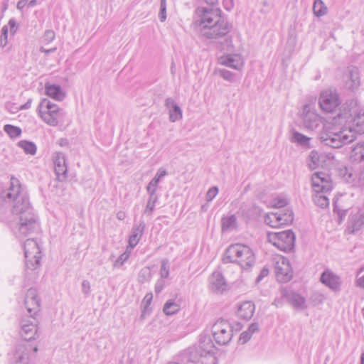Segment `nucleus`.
<instances>
[{
	"instance_id": "1a4fd4ad",
	"label": "nucleus",
	"mask_w": 364,
	"mask_h": 364,
	"mask_svg": "<svg viewBox=\"0 0 364 364\" xmlns=\"http://www.w3.org/2000/svg\"><path fill=\"white\" fill-rule=\"evenodd\" d=\"M269 240L280 250L288 252L295 246V235L292 230L272 232L268 235Z\"/></svg>"
},
{
	"instance_id": "72a5a7b5",
	"label": "nucleus",
	"mask_w": 364,
	"mask_h": 364,
	"mask_svg": "<svg viewBox=\"0 0 364 364\" xmlns=\"http://www.w3.org/2000/svg\"><path fill=\"white\" fill-rule=\"evenodd\" d=\"M352 232H355L364 227V214L354 215L352 217Z\"/></svg>"
},
{
	"instance_id": "20e7f679",
	"label": "nucleus",
	"mask_w": 364,
	"mask_h": 364,
	"mask_svg": "<svg viewBox=\"0 0 364 364\" xmlns=\"http://www.w3.org/2000/svg\"><path fill=\"white\" fill-rule=\"evenodd\" d=\"M223 263H236L242 269L252 267L255 262V257L251 248L247 245L236 243L230 245L223 255Z\"/></svg>"
},
{
	"instance_id": "13d9d810",
	"label": "nucleus",
	"mask_w": 364,
	"mask_h": 364,
	"mask_svg": "<svg viewBox=\"0 0 364 364\" xmlns=\"http://www.w3.org/2000/svg\"><path fill=\"white\" fill-rule=\"evenodd\" d=\"M209 343H213V341L210 338H208L207 341H204L201 342L200 346H198L199 348L203 349V355H206L205 349H208L210 348V344H209Z\"/></svg>"
},
{
	"instance_id": "774afa93",
	"label": "nucleus",
	"mask_w": 364,
	"mask_h": 364,
	"mask_svg": "<svg viewBox=\"0 0 364 364\" xmlns=\"http://www.w3.org/2000/svg\"><path fill=\"white\" fill-rule=\"evenodd\" d=\"M358 287L364 289V275L356 280Z\"/></svg>"
},
{
	"instance_id": "a878e982",
	"label": "nucleus",
	"mask_w": 364,
	"mask_h": 364,
	"mask_svg": "<svg viewBox=\"0 0 364 364\" xmlns=\"http://www.w3.org/2000/svg\"><path fill=\"white\" fill-rule=\"evenodd\" d=\"M145 228L146 225L143 220H140L137 225L133 227L129 238V245L132 247H134L138 244L143 235Z\"/></svg>"
},
{
	"instance_id": "2eb2a0df",
	"label": "nucleus",
	"mask_w": 364,
	"mask_h": 364,
	"mask_svg": "<svg viewBox=\"0 0 364 364\" xmlns=\"http://www.w3.org/2000/svg\"><path fill=\"white\" fill-rule=\"evenodd\" d=\"M312 188L316 193H328L332 189V184L328 174L316 172L311 177Z\"/></svg>"
},
{
	"instance_id": "7ed1b4c3",
	"label": "nucleus",
	"mask_w": 364,
	"mask_h": 364,
	"mask_svg": "<svg viewBox=\"0 0 364 364\" xmlns=\"http://www.w3.org/2000/svg\"><path fill=\"white\" fill-rule=\"evenodd\" d=\"M321 141L326 146L338 149L355 139L352 130L333 124H326L320 136Z\"/></svg>"
},
{
	"instance_id": "4468645a",
	"label": "nucleus",
	"mask_w": 364,
	"mask_h": 364,
	"mask_svg": "<svg viewBox=\"0 0 364 364\" xmlns=\"http://www.w3.org/2000/svg\"><path fill=\"white\" fill-rule=\"evenodd\" d=\"M293 220V212L291 210L282 209L267 216L265 221L272 227L277 228L291 224Z\"/></svg>"
},
{
	"instance_id": "e433bc0d",
	"label": "nucleus",
	"mask_w": 364,
	"mask_h": 364,
	"mask_svg": "<svg viewBox=\"0 0 364 364\" xmlns=\"http://www.w3.org/2000/svg\"><path fill=\"white\" fill-rule=\"evenodd\" d=\"M309 166L311 169H315L319 166L320 157L318 152L316 150H313L310 152L309 156Z\"/></svg>"
},
{
	"instance_id": "e2e57ef3",
	"label": "nucleus",
	"mask_w": 364,
	"mask_h": 364,
	"mask_svg": "<svg viewBox=\"0 0 364 364\" xmlns=\"http://www.w3.org/2000/svg\"><path fill=\"white\" fill-rule=\"evenodd\" d=\"M8 25L10 26L11 28V33L14 35L16 31V22L14 18H11L9 21Z\"/></svg>"
},
{
	"instance_id": "0e129e2a",
	"label": "nucleus",
	"mask_w": 364,
	"mask_h": 364,
	"mask_svg": "<svg viewBox=\"0 0 364 364\" xmlns=\"http://www.w3.org/2000/svg\"><path fill=\"white\" fill-rule=\"evenodd\" d=\"M247 331L252 335L255 332L259 331V324L257 323H252L250 325Z\"/></svg>"
},
{
	"instance_id": "4d7b16f0",
	"label": "nucleus",
	"mask_w": 364,
	"mask_h": 364,
	"mask_svg": "<svg viewBox=\"0 0 364 364\" xmlns=\"http://www.w3.org/2000/svg\"><path fill=\"white\" fill-rule=\"evenodd\" d=\"M333 211L337 213L338 217V222H339V223H341V221L345 218L347 210H339V209H338L337 206H335Z\"/></svg>"
},
{
	"instance_id": "37998d69",
	"label": "nucleus",
	"mask_w": 364,
	"mask_h": 364,
	"mask_svg": "<svg viewBox=\"0 0 364 364\" xmlns=\"http://www.w3.org/2000/svg\"><path fill=\"white\" fill-rule=\"evenodd\" d=\"M160 275L162 279L167 278L169 275L168 260L166 259L161 261Z\"/></svg>"
},
{
	"instance_id": "5fc2aeb1",
	"label": "nucleus",
	"mask_w": 364,
	"mask_h": 364,
	"mask_svg": "<svg viewBox=\"0 0 364 364\" xmlns=\"http://www.w3.org/2000/svg\"><path fill=\"white\" fill-rule=\"evenodd\" d=\"M198 4L205 3L208 6L207 8H214L218 4V0H197ZM198 8H204L203 6H198Z\"/></svg>"
},
{
	"instance_id": "f03ea898",
	"label": "nucleus",
	"mask_w": 364,
	"mask_h": 364,
	"mask_svg": "<svg viewBox=\"0 0 364 364\" xmlns=\"http://www.w3.org/2000/svg\"><path fill=\"white\" fill-rule=\"evenodd\" d=\"M1 197L5 202L13 203L12 213H20L24 207L31 205L26 187L14 176L11 178L9 187L1 191Z\"/></svg>"
},
{
	"instance_id": "ea45409f",
	"label": "nucleus",
	"mask_w": 364,
	"mask_h": 364,
	"mask_svg": "<svg viewBox=\"0 0 364 364\" xmlns=\"http://www.w3.org/2000/svg\"><path fill=\"white\" fill-rule=\"evenodd\" d=\"M338 174L347 182H350L351 181H353L354 179L353 174L351 172V170H350L346 166L340 167L338 169Z\"/></svg>"
},
{
	"instance_id": "c85d7f7f",
	"label": "nucleus",
	"mask_w": 364,
	"mask_h": 364,
	"mask_svg": "<svg viewBox=\"0 0 364 364\" xmlns=\"http://www.w3.org/2000/svg\"><path fill=\"white\" fill-rule=\"evenodd\" d=\"M45 89L47 95L58 101L63 100L65 97L60 85L46 83Z\"/></svg>"
},
{
	"instance_id": "cd10ccee",
	"label": "nucleus",
	"mask_w": 364,
	"mask_h": 364,
	"mask_svg": "<svg viewBox=\"0 0 364 364\" xmlns=\"http://www.w3.org/2000/svg\"><path fill=\"white\" fill-rule=\"evenodd\" d=\"M348 129L352 130V133L355 132L360 134L364 133V112L360 111L355 115Z\"/></svg>"
},
{
	"instance_id": "bb28decb",
	"label": "nucleus",
	"mask_w": 364,
	"mask_h": 364,
	"mask_svg": "<svg viewBox=\"0 0 364 364\" xmlns=\"http://www.w3.org/2000/svg\"><path fill=\"white\" fill-rule=\"evenodd\" d=\"M237 218L235 215L223 216L221 219V230L223 232H229L237 230Z\"/></svg>"
},
{
	"instance_id": "5701e85b",
	"label": "nucleus",
	"mask_w": 364,
	"mask_h": 364,
	"mask_svg": "<svg viewBox=\"0 0 364 364\" xmlns=\"http://www.w3.org/2000/svg\"><path fill=\"white\" fill-rule=\"evenodd\" d=\"M164 105L168 110L169 120L171 122H175L182 119V110L173 98H166Z\"/></svg>"
},
{
	"instance_id": "6e6552de",
	"label": "nucleus",
	"mask_w": 364,
	"mask_h": 364,
	"mask_svg": "<svg viewBox=\"0 0 364 364\" xmlns=\"http://www.w3.org/2000/svg\"><path fill=\"white\" fill-rule=\"evenodd\" d=\"M26 270H36L41 265V251L33 237L28 238L23 244Z\"/></svg>"
},
{
	"instance_id": "9d476101",
	"label": "nucleus",
	"mask_w": 364,
	"mask_h": 364,
	"mask_svg": "<svg viewBox=\"0 0 364 364\" xmlns=\"http://www.w3.org/2000/svg\"><path fill=\"white\" fill-rule=\"evenodd\" d=\"M213 338L219 345H227L233 336V327L225 319H218L212 326Z\"/></svg>"
},
{
	"instance_id": "bf43d9fd",
	"label": "nucleus",
	"mask_w": 364,
	"mask_h": 364,
	"mask_svg": "<svg viewBox=\"0 0 364 364\" xmlns=\"http://www.w3.org/2000/svg\"><path fill=\"white\" fill-rule=\"evenodd\" d=\"M269 274V269L266 267H264L261 271L258 277H257L255 282L258 284L262 279L267 277Z\"/></svg>"
},
{
	"instance_id": "680f3d73",
	"label": "nucleus",
	"mask_w": 364,
	"mask_h": 364,
	"mask_svg": "<svg viewBox=\"0 0 364 364\" xmlns=\"http://www.w3.org/2000/svg\"><path fill=\"white\" fill-rule=\"evenodd\" d=\"M223 5L227 11H231L234 7V2L232 0H223Z\"/></svg>"
},
{
	"instance_id": "393cba45",
	"label": "nucleus",
	"mask_w": 364,
	"mask_h": 364,
	"mask_svg": "<svg viewBox=\"0 0 364 364\" xmlns=\"http://www.w3.org/2000/svg\"><path fill=\"white\" fill-rule=\"evenodd\" d=\"M37 325L31 321H26L21 324V336L26 341L36 338Z\"/></svg>"
},
{
	"instance_id": "de8ad7c7",
	"label": "nucleus",
	"mask_w": 364,
	"mask_h": 364,
	"mask_svg": "<svg viewBox=\"0 0 364 364\" xmlns=\"http://www.w3.org/2000/svg\"><path fill=\"white\" fill-rule=\"evenodd\" d=\"M129 257V254L127 252H124L118 257V259L114 262V266L116 267L122 266L124 262L128 259Z\"/></svg>"
},
{
	"instance_id": "ddd939ff",
	"label": "nucleus",
	"mask_w": 364,
	"mask_h": 364,
	"mask_svg": "<svg viewBox=\"0 0 364 364\" xmlns=\"http://www.w3.org/2000/svg\"><path fill=\"white\" fill-rule=\"evenodd\" d=\"M318 103L322 110L333 112L340 105L341 100L335 90H326L321 93Z\"/></svg>"
},
{
	"instance_id": "a19ab883",
	"label": "nucleus",
	"mask_w": 364,
	"mask_h": 364,
	"mask_svg": "<svg viewBox=\"0 0 364 364\" xmlns=\"http://www.w3.org/2000/svg\"><path fill=\"white\" fill-rule=\"evenodd\" d=\"M159 200V197H149L146 208L144 211V214L151 215L155 208V205Z\"/></svg>"
},
{
	"instance_id": "b1692460",
	"label": "nucleus",
	"mask_w": 364,
	"mask_h": 364,
	"mask_svg": "<svg viewBox=\"0 0 364 364\" xmlns=\"http://www.w3.org/2000/svg\"><path fill=\"white\" fill-rule=\"evenodd\" d=\"M255 306L252 301H243L237 308V314L242 319L250 320L255 313Z\"/></svg>"
},
{
	"instance_id": "0eeeda50",
	"label": "nucleus",
	"mask_w": 364,
	"mask_h": 364,
	"mask_svg": "<svg viewBox=\"0 0 364 364\" xmlns=\"http://www.w3.org/2000/svg\"><path fill=\"white\" fill-rule=\"evenodd\" d=\"M13 214L19 217L18 233L21 236H33L38 232L40 225L31 205L24 207L20 213Z\"/></svg>"
},
{
	"instance_id": "f3484780",
	"label": "nucleus",
	"mask_w": 364,
	"mask_h": 364,
	"mask_svg": "<svg viewBox=\"0 0 364 364\" xmlns=\"http://www.w3.org/2000/svg\"><path fill=\"white\" fill-rule=\"evenodd\" d=\"M53 163L57 179L59 181H64L68 177V168L64 154L60 152L56 153Z\"/></svg>"
},
{
	"instance_id": "09e8293b",
	"label": "nucleus",
	"mask_w": 364,
	"mask_h": 364,
	"mask_svg": "<svg viewBox=\"0 0 364 364\" xmlns=\"http://www.w3.org/2000/svg\"><path fill=\"white\" fill-rule=\"evenodd\" d=\"M356 160L360 162H364V145H361L355 149Z\"/></svg>"
},
{
	"instance_id": "603ef678",
	"label": "nucleus",
	"mask_w": 364,
	"mask_h": 364,
	"mask_svg": "<svg viewBox=\"0 0 364 364\" xmlns=\"http://www.w3.org/2000/svg\"><path fill=\"white\" fill-rule=\"evenodd\" d=\"M252 337V334L248 331L242 332L239 338V341L242 344L246 343Z\"/></svg>"
},
{
	"instance_id": "4c0bfd02",
	"label": "nucleus",
	"mask_w": 364,
	"mask_h": 364,
	"mask_svg": "<svg viewBox=\"0 0 364 364\" xmlns=\"http://www.w3.org/2000/svg\"><path fill=\"white\" fill-rule=\"evenodd\" d=\"M152 298H153V296H152L151 293L146 294V296H144L143 301H142V303L144 304V307H143L141 314V319L144 318L146 314L150 313V309H149V306L152 301Z\"/></svg>"
},
{
	"instance_id": "a18cd8bd",
	"label": "nucleus",
	"mask_w": 364,
	"mask_h": 364,
	"mask_svg": "<svg viewBox=\"0 0 364 364\" xmlns=\"http://www.w3.org/2000/svg\"><path fill=\"white\" fill-rule=\"evenodd\" d=\"M166 175V170L159 169L155 176L151 180L149 183H151V186H155L158 187V184L161 181V178Z\"/></svg>"
},
{
	"instance_id": "79ce46f5",
	"label": "nucleus",
	"mask_w": 364,
	"mask_h": 364,
	"mask_svg": "<svg viewBox=\"0 0 364 364\" xmlns=\"http://www.w3.org/2000/svg\"><path fill=\"white\" fill-rule=\"evenodd\" d=\"M151 278V271L149 268L144 267L141 269L139 273V282L140 283H144L149 281Z\"/></svg>"
},
{
	"instance_id": "58836bf2",
	"label": "nucleus",
	"mask_w": 364,
	"mask_h": 364,
	"mask_svg": "<svg viewBox=\"0 0 364 364\" xmlns=\"http://www.w3.org/2000/svg\"><path fill=\"white\" fill-rule=\"evenodd\" d=\"M215 73L228 82H233L235 75L226 69H217Z\"/></svg>"
},
{
	"instance_id": "7c9ffc66",
	"label": "nucleus",
	"mask_w": 364,
	"mask_h": 364,
	"mask_svg": "<svg viewBox=\"0 0 364 364\" xmlns=\"http://www.w3.org/2000/svg\"><path fill=\"white\" fill-rule=\"evenodd\" d=\"M19 147L22 148L27 154L34 155L36 153V146L33 142L22 140L18 143Z\"/></svg>"
},
{
	"instance_id": "f257e3e1",
	"label": "nucleus",
	"mask_w": 364,
	"mask_h": 364,
	"mask_svg": "<svg viewBox=\"0 0 364 364\" xmlns=\"http://www.w3.org/2000/svg\"><path fill=\"white\" fill-rule=\"evenodd\" d=\"M194 23L200 28L201 36L221 44V48L229 50L232 37L228 35L232 26L222 16L218 8H197L195 11Z\"/></svg>"
},
{
	"instance_id": "69168bd1",
	"label": "nucleus",
	"mask_w": 364,
	"mask_h": 364,
	"mask_svg": "<svg viewBox=\"0 0 364 364\" xmlns=\"http://www.w3.org/2000/svg\"><path fill=\"white\" fill-rule=\"evenodd\" d=\"M2 37H4V45H6L7 43V37H8V27L7 26H3L1 29V36Z\"/></svg>"
},
{
	"instance_id": "c9c22d12",
	"label": "nucleus",
	"mask_w": 364,
	"mask_h": 364,
	"mask_svg": "<svg viewBox=\"0 0 364 364\" xmlns=\"http://www.w3.org/2000/svg\"><path fill=\"white\" fill-rule=\"evenodd\" d=\"M323 193H316L314 197L315 204L322 208H326L329 204L328 197L323 194Z\"/></svg>"
},
{
	"instance_id": "f8f14e48",
	"label": "nucleus",
	"mask_w": 364,
	"mask_h": 364,
	"mask_svg": "<svg viewBox=\"0 0 364 364\" xmlns=\"http://www.w3.org/2000/svg\"><path fill=\"white\" fill-rule=\"evenodd\" d=\"M274 274L280 283L289 282L293 277V271L288 259L284 257L275 258Z\"/></svg>"
},
{
	"instance_id": "f704fd0d",
	"label": "nucleus",
	"mask_w": 364,
	"mask_h": 364,
	"mask_svg": "<svg viewBox=\"0 0 364 364\" xmlns=\"http://www.w3.org/2000/svg\"><path fill=\"white\" fill-rule=\"evenodd\" d=\"M4 131L12 139L20 136L22 132L20 127L12 124L4 125Z\"/></svg>"
},
{
	"instance_id": "49530a36",
	"label": "nucleus",
	"mask_w": 364,
	"mask_h": 364,
	"mask_svg": "<svg viewBox=\"0 0 364 364\" xmlns=\"http://www.w3.org/2000/svg\"><path fill=\"white\" fill-rule=\"evenodd\" d=\"M159 18L161 22L165 21L166 19V0H161Z\"/></svg>"
},
{
	"instance_id": "338daca9",
	"label": "nucleus",
	"mask_w": 364,
	"mask_h": 364,
	"mask_svg": "<svg viewBox=\"0 0 364 364\" xmlns=\"http://www.w3.org/2000/svg\"><path fill=\"white\" fill-rule=\"evenodd\" d=\"M287 205V201L285 199H278L275 203V206L277 208H282Z\"/></svg>"
},
{
	"instance_id": "052dcab7",
	"label": "nucleus",
	"mask_w": 364,
	"mask_h": 364,
	"mask_svg": "<svg viewBox=\"0 0 364 364\" xmlns=\"http://www.w3.org/2000/svg\"><path fill=\"white\" fill-rule=\"evenodd\" d=\"M165 282L163 279H159L155 284V292L159 294L164 289Z\"/></svg>"
},
{
	"instance_id": "8fccbe9b",
	"label": "nucleus",
	"mask_w": 364,
	"mask_h": 364,
	"mask_svg": "<svg viewBox=\"0 0 364 364\" xmlns=\"http://www.w3.org/2000/svg\"><path fill=\"white\" fill-rule=\"evenodd\" d=\"M218 188L217 186H213L210 188L206 193V200L208 201L212 200L218 194Z\"/></svg>"
},
{
	"instance_id": "864d4df0",
	"label": "nucleus",
	"mask_w": 364,
	"mask_h": 364,
	"mask_svg": "<svg viewBox=\"0 0 364 364\" xmlns=\"http://www.w3.org/2000/svg\"><path fill=\"white\" fill-rule=\"evenodd\" d=\"M157 186H151V183H148L146 186V191L149 195V197H159L156 194Z\"/></svg>"
},
{
	"instance_id": "c756f323",
	"label": "nucleus",
	"mask_w": 364,
	"mask_h": 364,
	"mask_svg": "<svg viewBox=\"0 0 364 364\" xmlns=\"http://www.w3.org/2000/svg\"><path fill=\"white\" fill-rule=\"evenodd\" d=\"M311 138L298 132H294L292 135V141L296 142L301 146H305V147H310L309 141Z\"/></svg>"
},
{
	"instance_id": "2f4dec72",
	"label": "nucleus",
	"mask_w": 364,
	"mask_h": 364,
	"mask_svg": "<svg viewBox=\"0 0 364 364\" xmlns=\"http://www.w3.org/2000/svg\"><path fill=\"white\" fill-rule=\"evenodd\" d=\"M313 10L314 15L317 17L323 16L327 13V7L322 0H314Z\"/></svg>"
},
{
	"instance_id": "6ab92c4d",
	"label": "nucleus",
	"mask_w": 364,
	"mask_h": 364,
	"mask_svg": "<svg viewBox=\"0 0 364 364\" xmlns=\"http://www.w3.org/2000/svg\"><path fill=\"white\" fill-rule=\"evenodd\" d=\"M307 107L304 108V112L302 117V124L305 129L313 131L318 128L321 124V118L314 112L308 110Z\"/></svg>"
},
{
	"instance_id": "3c124183",
	"label": "nucleus",
	"mask_w": 364,
	"mask_h": 364,
	"mask_svg": "<svg viewBox=\"0 0 364 364\" xmlns=\"http://www.w3.org/2000/svg\"><path fill=\"white\" fill-rule=\"evenodd\" d=\"M43 41L50 43L55 38V33L52 30H46L43 36Z\"/></svg>"
},
{
	"instance_id": "473e14b6",
	"label": "nucleus",
	"mask_w": 364,
	"mask_h": 364,
	"mask_svg": "<svg viewBox=\"0 0 364 364\" xmlns=\"http://www.w3.org/2000/svg\"><path fill=\"white\" fill-rule=\"evenodd\" d=\"M180 309V306L172 300H168L164 306L163 311L166 315H173L177 313Z\"/></svg>"
},
{
	"instance_id": "aec40b11",
	"label": "nucleus",
	"mask_w": 364,
	"mask_h": 364,
	"mask_svg": "<svg viewBox=\"0 0 364 364\" xmlns=\"http://www.w3.org/2000/svg\"><path fill=\"white\" fill-rule=\"evenodd\" d=\"M218 62L220 65L237 70H240L244 66L243 59L242 56L238 54L223 55L218 59Z\"/></svg>"
},
{
	"instance_id": "c03bdc74",
	"label": "nucleus",
	"mask_w": 364,
	"mask_h": 364,
	"mask_svg": "<svg viewBox=\"0 0 364 364\" xmlns=\"http://www.w3.org/2000/svg\"><path fill=\"white\" fill-rule=\"evenodd\" d=\"M348 76L350 80L353 82V85L357 86L360 84L359 82V76L357 68H353L349 70Z\"/></svg>"
},
{
	"instance_id": "39448f33",
	"label": "nucleus",
	"mask_w": 364,
	"mask_h": 364,
	"mask_svg": "<svg viewBox=\"0 0 364 364\" xmlns=\"http://www.w3.org/2000/svg\"><path fill=\"white\" fill-rule=\"evenodd\" d=\"M210 344L208 349H205L206 355H203V349L198 346L190 347L181 351L177 355L178 364H216L215 356L216 348L213 343Z\"/></svg>"
},
{
	"instance_id": "4be33fe9",
	"label": "nucleus",
	"mask_w": 364,
	"mask_h": 364,
	"mask_svg": "<svg viewBox=\"0 0 364 364\" xmlns=\"http://www.w3.org/2000/svg\"><path fill=\"white\" fill-rule=\"evenodd\" d=\"M228 284L222 273L214 272L210 277V288L215 293H223L226 290Z\"/></svg>"
},
{
	"instance_id": "9b49d317",
	"label": "nucleus",
	"mask_w": 364,
	"mask_h": 364,
	"mask_svg": "<svg viewBox=\"0 0 364 364\" xmlns=\"http://www.w3.org/2000/svg\"><path fill=\"white\" fill-rule=\"evenodd\" d=\"M31 351L36 353L38 347L32 346L28 343H18L13 351L10 364H28Z\"/></svg>"
},
{
	"instance_id": "a211bd4d",
	"label": "nucleus",
	"mask_w": 364,
	"mask_h": 364,
	"mask_svg": "<svg viewBox=\"0 0 364 364\" xmlns=\"http://www.w3.org/2000/svg\"><path fill=\"white\" fill-rule=\"evenodd\" d=\"M282 298L287 299L295 309L306 308V299L299 294L284 289L281 291Z\"/></svg>"
},
{
	"instance_id": "412c9836",
	"label": "nucleus",
	"mask_w": 364,
	"mask_h": 364,
	"mask_svg": "<svg viewBox=\"0 0 364 364\" xmlns=\"http://www.w3.org/2000/svg\"><path fill=\"white\" fill-rule=\"evenodd\" d=\"M320 281L333 291L340 289V277L333 274L329 269H326L321 275Z\"/></svg>"
},
{
	"instance_id": "dca6fc26",
	"label": "nucleus",
	"mask_w": 364,
	"mask_h": 364,
	"mask_svg": "<svg viewBox=\"0 0 364 364\" xmlns=\"http://www.w3.org/2000/svg\"><path fill=\"white\" fill-rule=\"evenodd\" d=\"M25 306L30 314V316L35 320L34 316L40 310V299L38 297L37 290L34 288H30L25 296Z\"/></svg>"
},
{
	"instance_id": "423d86ee",
	"label": "nucleus",
	"mask_w": 364,
	"mask_h": 364,
	"mask_svg": "<svg viewBox=\"0 0 364 364\" xmlns=\"http://www.w3.org/2000/svg\"><path fill=\"white\" fill-rule=\"evenodd\" d=\"M37 109L42 120L50 126L56 127L65 121V112L46 98L41 100Z\"/></svg>"
},
{
	"instance_id": "6e6d98bb",
	"label": "nucleus",
	"mask_w": 364,
	"mask_h": 364,
	"mask_svg": "<svg viewBox=\"0 0 364 364\" xmlns=\"http://www.w3.org/2000/svg\"><path fill=\"white\" fill-rule=\"evenodd\" d=\"M90 283L88 280H83L82 282V291L85 295H88L90 291Z\"/></svg>"
}]
</instances>
